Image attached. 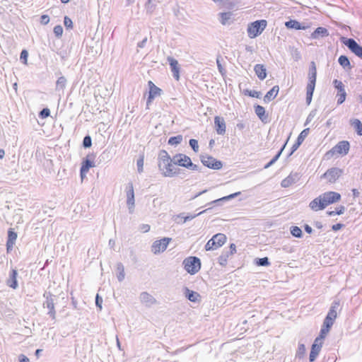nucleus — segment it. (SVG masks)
Masks as SVG:
<instances>
[{"label": "nucleus", "instance_id": "f257e3e1", "mask_svg": "<svg viewBox=\"0 0 362 362\" xmlns=\"http://www.w3.org/2000/svg\"><path fill=\"white\" fill-rule=\"evenodd\" d=\"M341 199V195L335 192H327L314 199L310 203V207L314 211L324 209L327 206L336 203Z\"/></svg>", "mask_w": 362, "mask_h": 362}, {"label": "nucleus", "instance_id": "f03ea898", "mask_svg": "<svg viewBox=\"0 0 362 362\" xmlns=\"http://www.w3.org/2000/svg\"><path fill=\"white\" fill-rule=\"evenodd\" d=\"M173 164L185 167L192 170H199L198 165L194 164L191 158L185 154L177 153L172 158Z\"/></svg>", "mask_w": 362, "mask_h": 362}, {"label": "nucleus", "instance_id": "7ed1b4c3", "mask_svg": "<svg viewBox=\"0 0 362 362\" xmlns=\"http://www.w3.org/2000/svg\"><path fill=\"white\" fill-rule=\"evenodd\" d=\"M183 265L188 273L195 274L201 268V262L197 257H189L184 259Z\"/></svg>", "mask_w": 362, "mask_h": 362}, {"label": "nucleus", "instance_id": "20e7f679", "mask_svg": "<svg viewBox=\"0 0 362 362\" xmlns=\"http://www.w3.org/2000/svg\"><path fill=\"white\" fill-rule=\"evenodd\" d=\"M267 26L265 20L256 21L248 25L247 33L250 38H255L260 35Z\"/></svg>", "mask_w": 362, "mask_h": 362}, {"label": "nucleus", "instance_id": "39448f33", "mask_svg": "<svg viewBox=\"0 0 362 362\" xmlns=\"http://www.w3.org/2000/svg\"><path fill=\"white\" fill-rule=\"evenodd\" d=\"M226 240V236L223 233L214 235L206 244L205 249L207 251L214 250L221 247Z\"/></svg>", "mask_w": 362, "mask_h": 362}, {"label": "nucleus", "instance_id": "423d86ee", "mask_svg": "<svg viewBox=\"0 0 362 362\" xmlns=\"http://www.w3.org/2000/svg\"><path fill=\"white\" fill-rule=\"evenodd\" d=\"M173 161L167 163H158V168L165 177H173L178 173L179 169L175 167Z\"/></svg>", "mask_w": 362, "mask_h": 362}, {"label": "nucleus", "instance_id": "0eeeda50", "mask_svg": "<svg viewBox=\"0 0 362 362\" xmlns=\"http://www.w3.org/2000/svg\"><path fill=\"white\" fill-rule=\"evenodd\" d=\"M341 40L353 53L362 58V47L355 40L343 37Z\"/></svg>", "mask_w": 362, "mask_h": 362}, {"label": "nucleus", "instance_id": "6e6552de", "mask_svg": "<svg viewBox=\"0 0 362 362\" xmlns=\"http://www.w3.org/2000/svg\"><path fill=\"white\" fill-rule=\"evenodd\" d=\"M170 241L171 238H163L156 240L151 246V252L155 255L164 252Z\"/></svg>", "mask_w": 362, "mask_h": 362}, {"label": "nucleus", "instance_id": "1a4fd4ad", "mask_svg": "<svg viewBox=\"0 0 362 362\" xmlns=\"http://www.w3.org/2000/svg\"><path fill=\"white\" fill-rule=\"evenodd\" d=\"M333 84L334 88L337 90V93L336 95V98H337V104L341 105L345 101L346 97L345 86L341 81L337 79H334L333 81Z\"/></svg>", "mask_w": 362, "mask_h": 362}, {"label": "nucleus", "instance_id": "9d476101", "mask_svg": "<svg viewBox=\"0 0 362 362\" xmlns=\"http://www.w3.org/2000/svg\"><path fill=\"white\" fill-rule=\"evenodd\" d=\"M201 161L204 165L214 170H220L223 167L222 162L212 156H203L201 158Z\"/></svg>", "mask_w": 362, "mask_h": 362}, {"label": "nucleus", "instance_id": "9b49d317", "mask_svg": "<svg viewBox=\"0 0 362 362\" xmlns=\"http://www.w3.org/2000/svg\"><path fill=\"white\" fill-rule=\"evenodd\" d=\"M126 193H127V204L129 209V212L132 214L134 209V192L133 184L129 182L128 183L126 187Z\"/></svg>", "mask_w": 362, "mask_h": 362}, {"label": "nucleus", "instance_id": "f8f14e48", "mask_svg": "<svg viewBox=\"0 0 362 362\" xmlns=\"http://www.w3.org/2000/svg\"><path fill=\"white\" fill-rule=\"evenodd\" d=\"M342 174V170L338 168H332L327 170L321 177L327 179L329 182H334Z\"/></svg>", "mask_w": 362, "mask_h": 362}, {"label": "nucleus", "instance_id": "ddd939ff", "mask_svg": "<svg viewBox=\"0 0 362 362\" xmlns=\"http://www.w3.org/2000/svg\"><path fill=\"white\" fill-rule=\"evenodd\" d=\"M149 86V93H148V97L146 101V106L147 108H148V106L151 105L153 99L159 96L161 93V89L158 87H157L151 81H149L148 83Z\"/></svg>", "mask_w": 362, "mask_h": 362}, {"label": "nucleus", "instance_id": "4468645a", "mask_svg": "<svg viewBox=\"0 0 362 362\" xmlns=\"http://www.w3.org/2000/svg\"><path fill=\"white\" fill-rule=\"evenodd\" d=\"M139 298L141 303L147 308H151L157 303L156 299L146 291L141 292Z\"/></svg>", "mask_w": 362, "mask_h": 362}, {"label": "nucleus", "instance_id": "2eb2a0df", "mask_svg": "<svg viewBox=\"0 0 362 362\" xmlns=\"http://www.w3.org/2000/svg\"><path fill=\"white\" fill-rule=\"evenodd\" d=\"M300 175L298 173L292 172L288 177L281 181V185L284 188L288 187L293 184L296 183L300 180Z\"/></svg>", "mask_w": 362, "mask_h": 362}, {"label": "nucleus", "instance_id": "dca6fc26", "mask_svg": "<svg viewBox=\"0 0 362 362\" xmlns=\"http://www.w3.org/2000/svg\"><path fill=\"white\" fill-rule=\"evenodd\" d=\"M46 296V300L43 303V307L48 309L47 314L53 319L56 318V311L54 309V300L50 294Z\"/></svg>", "mask_w": 362, "mask_h": 362}, {"label": "nucleus", "instance_id": "f3484780", "mask_svg": "<svg viewBox=\"0 0 362 362\" xmlns=\"http://www.w3.org/2000/svg\"><path fill=\"white\" fill-rule=\"evenodd\" d=\"M214 125L218 134L223 135L226 133V122L223 117L216 116L214 117Z\"/></svg>", "mask_w": 362, "mask_h": 362}, {"label": "nucleus", "instance_id": "a211bd4d", "mask_svg": "<svg viewBox=\"0 0 362 362\" xmlns=\"http://www.w3.org/2000/svg\"><path fill=\"white\" fill-rule=\"evenodd\" d=\"M94 155L93 154H88L87 155L86 159H84L81 164V172L82 173H88L89 171V169L92 167H94V163L93 160L94 159Z\"/></svg>", "mask_w": 362, "mask_h": 362}, {"label": "nucleus", "instance_id": "6ab92c4d", "mask_svg": "<svg viewBox=\"0 0 362 362\" xmlns=\"http://www.w3.org/2000/svg\"><path fill=\"white\" fill-rule=\"evenodd\" d=\"M183 294L185 295V298L191 302L196 303L200 300L199 293L196 291L189 290L187 287L183 288Z\"/></svg>", "mask_w": 362, "mask_h": 362}, {"label": "nucleus", "instance_id": "aec40b11", "mask_svg": "<svg viewBox=\"0 0 362 362\" xmlns=\"http://www.w3.org/2000/svg\"><path fill=\"white\" fill-rule=\"evenodd\" d=\"M350 144L347 141H342L339 142L334 148L333 150L338 153L346 155L349 152Z\"/></svg>", "mask_w": 362, "mask_h": 362}, {"label": "nucleus", "instance_id": "412c9836", "mask_svg": "<svg viewBox=\"0 0 362 362\" xmlns=\"http://www.w3.org/2000/svg\"><path fill=\"white\" fill-rule=\"evenodd\" d=\"M167 59H168V62H169V64L171 67V71L173 72L174 78L176 80H178L179 79L180 68H179V64H178L177 60H176L175 59H174L171 57H168Z\"/></svg>", "mask_w": 362, "mask_h": 362}, {"label": "nucleus", "instance_id": "4be33fe9", "mask_svg": "<svg viewBox=\"0 0 362 362\" xmlns=\"http://www.w3.org/2000/svg\"><path fill=\"white\" fill-rule=\"evenodd\" d=\"M339 307V300H334L329 308V310L326 316V317L333 320L335 321L337 317V310Z\"/></svg>", "mask_w": 362, "mask_h": 362}, {"label": "nucleus", "instance_id": "5701e85b", "mask_svg": "<svg viewBox=\"0 0 362 362\" xmlns=\"http://www.w3.org/2000/svg\"><path fill=\"white\" fill-rule=\"evenodd\" d=\"M17 275V271L16 269H12L9 275V278L6 281L7 286L13 289H16L18 287Z\"/></svg>", "mask_w": 362, "mask_h": 362}, {"label": "nucleus", "instance_id": "b1692460", "mask_svg": "<svg viewBox=\"0 0 362 362\" xmlns=\"http://www.w3.org/2000/svg\"><path fill=\"white\" fill-rule=\"evenodd\" d=\"M329 35V32L327 28L323 27H318L315 30V31L311 34V37L313 39H318L320 37H324Z\"/></svg>", "mask_w": 362, "mask_h": 362}, {"label": "nucleus", "instance_id": "393cba45", "mask_svg": "<svg viewBox=\"0 0 362 362\" xmlns=\"http://www.w3.org/2000/svg\"><path fill=\"white\" fill-rule=\"evenodd\" d=\"M254 71L260 80H264L267 77V70L264 65L256 64L254 67Z\"/></svg>", "mask_w": 362, "mask_h": 362}, {"label": "nucleus", "instance_id": "a878e982", "mask_svg": "<svg viewBox=\"0 0 362 362\" xmlns=\"http://www.w3.org/2000/svg\"><path fill=\"white\" fill-rule=\"evenodd\" d=\"M17 238V234L11 228L8 231V240L6 242L7 250L11 249L15 244V241Z\"/></svg>", "mask_w": 362, "mask_h": 362}, {"label": "nucleus", "instance_id": "bb28decb", "mask_svg": "<svg viewBox=\"0 0 362 362\" xmlns=\"http://www.w3.org/2000/svg\"><path fill=\"white\" fill-rule=\"evenodd\" d=\"M279 90V88L278 86H273V88L270 90H269L265 95L264 100L265 102H269L272 100L274 99L276 97Z\"/></svg>", "mask_w": 362, "mask_h": 362}, {"label": "nucleus", "instance_id": "cd10ccee", "mask_svg": "<svg viewBox=\"0 0 362 362\" xmlns=\"http://www.w3.org/2000/svg\"><path fill=\"white\" fill-rule=\"evenodd\" d=\"M285 25L288 28H293L296 30H305L307 26L302 25L300 23L296 20H291L286 22Z\"/></svg>", "mask_w": 362, "mask_h": 362}, {"label": "nucleus", "instance_id": "c85d7f7f", "mask_svg": "<svg viewBox=\"0 0 362 362\" xmlns=\"http://www.w3.org/2000/svg\"><path fill=\"white\" fill-rule=\"evenodd\" d=\"M233 13L231 12H223L220 13V22L222 25H230L231 23V18H232Z\"/></svg>", "mask_w": 362, "mask_h": 362}, {"label": "nucleus", "instance_id": "c756f323", "mask_svg": "<svg viewBox=\"0 0 362 362\" xmlns=\"http://www.w3.org/2000/svg\"><path fill=\"white\" fill-rule=\"evenodd\" d=\"M240 194V192H235V193L231 194L228 195V196H225V197H221V198L217 199H216V200H214V201H212V202H211L208 203V204H206V206H212V205H214V204H218L220 202H223V201H228V200H230V199H233V198L236 197H237L238 195H239Z\"/></svg>", "mask_w": 362, "mask_h": 362}, {"label": "nucleus", "instance_id": "7c9ffc66", "mask_svg": "<svg viewBox=\"0 0 362 362\" xmlns=\"http://www.w3.org/2000/svg\"><path fill=\"white\" fill-rule=\"evenodd\" d=\"M321 348L322 347H320V345L313 344L309 356V360L310 362H313L316 359L321 350Z\"/></svg>", "mask_w": 362, "mask_h": 362}, {"label": "nucleus", "instance_id": "2f4dec72", "mask_svg": "<svg viewBox=\"0 0 362 362\" xmlns=\"http://www.w3.org/2000/svg\"><path fill=\"white\" fill-rule=\"evenodd\" d=\"M338 62L345 70H351L352 69L349 59L345 55H341L338 59Z\"/></svg>", "mask_w": 362, "mask_h": 362}, {"label": "nucleus", "instance_id": "473e14b6", "mask_svg": "<svg viewBox=\"0 0 362 362\" xmlns=\"http://www.w3.org/2000/svg\"><path fill=\"white\" fill-rule=\"evenodd\" d=\"M350 124L356 130L358 135L362 136V123L358 119H351Z\"/></svg>", "mask_w": 362, "mask_h": 362}, {"label": "nucleus", "instance_id": "72a5a7b5", "mask_svg": "<svg viewBox=\"0 0 362 362\" xmlns=\"http://www.w3.org/2000/svg\"><path fill=\"white\" fill-rule=\"evenodd\" d=\"M116 269L117 271V279L119 282H121L124 279V277H125L124 265L121 262H118L117 264Z\"/></svg>", "mask_w": 362, "mask_h": 362}, {"label": "nucleus", "instance_id": "f704fd0d", "mask_svg": "<svg viewBox=\"0 0 362 362\" xmlns=\"http://www.w3.org/2000/svg\"><path fill=\"white\" fill-rule=\"evenodd\" d=\"M168 161H173L172 158L165 150H161L158 155V163H167Z\"/></svg>", "mask_w": 362, "mask_h": 362}, {"label": "nucleus", "instance_id": "c9c22d12", "mask_svg": "<svg viewBox=\"0 0 362 362\" xmlns=\"http://www.w3.org/2000/svg\"><path fill=\"white\" fill-rule=\"evenodd\" d=\"M255 112L256 115L259 117V118L262 121H264V119L266 117L264 107L261 105H257L255 106Z\"/></svg>", "mask_w": 362, "mask_h": 362}, {"label": "nucleus", "instance_id": "e433bc0d", "mask_svg": "<svg viewBox=\"0 0 362 362\" xmlns=\"http://www.w3.org/2000/svg\"><path fill=\"white\" fill-rule=\"evenodd\" d=\"M66 79L64 76H60L58 78L56 83L57 90H63L66 87Z\"/></svg>", "mask_w": 362, "mask_h": 362}, {"label": "nucleus", "instance_id": "4c0bfd02", "mask_svg": "<svg viewBox=\"0 0 362 362\" xmlns=\"http://www.w3.org/2000/svg\"><path fill=\"white\" fill-rule=\"evenodd\" d=\"M211 209V206H210L209 208L198 213L197 214H195V215H193V216H185V217H182V214H180L179 216H177V218H183V221H182V223L188 221H191L192 220L193 218H194L195 217H197V216H199L204 213H205L206 211L209 210Z\"/></svg>", "mask_w": 362, "mask_h": 362}, {"label": "nucleus", "instance_id": "58836bf2", "mask_svg": "<svg viewBox=\"0 0 362 362\" xmlns=\"http://www.w3.org/2000/svg\"><path fill=\"white\" fill-rule=\"evenodd\" d=\"M182 141V135H177L175 136H172L168 139V144L175 146L180 144Z\"/></svg>", "mask_w": 362, "mask_h": 362}, {"label": "nucleus", "instance_id": "ea45409f", "mask_svg": "<svg viewBox=\"0 0 362 362\" xmlns=\"http://www.w3.org/2000/svg\"><path fill=\"white\" fill-rule=\"evenodd\" d=\"M286 146V144L283 146V147L281 148V150L278 152V153L267 163L264 165V168H269L270 166L274 165L276 161L279 159V156H281L284 147Z\"/></svg>", "mask_w": 362, "mask_h": 362}, {"label": "nucleus", "instance_id": "a19ab883", "mask_svg": "<svg viewBox=\"0 0 362 362\" xmlns=\"http://www.w3.org/2000/svg\"><path fill=\"white\" fill-rule=\"evenodd\" d=\"M305 346L303 344H299L298 350L296 351V357H298L299 358H303L305 354Z\"/></svg>", "mask_w": 362, "mask_h": 362}, {"label": "nucleus", "instance_id": "79ce46f5", "mask_svg": "<svg viewBox=\"0 0 362 362\" xmlns=\"http://www.w3.org/2000/svg\"><path fill=\"white\" fill-rule=\"evenodd\" d=\"M291 233L296 238H301L303 235L301 229L298 226H292L291 228Z\"/></svg>", "mask_w": 362, "mask_h": 362}, {"label": "nucleus", "instance_id": "37998d69", "mask_svg": "<svg viewBox=\"0 0 362 362\" xmlns=\"http://www.w3.org/2000/svg\"><path fill=\"white\" fill-rule=\"evenodd\" d=\"M308 133H309L308 128L303 129L300 133V134L298 135V136L297 138V140L298 141V142H300L302 144L303 142L304 139H305V137L308 136Z\"/></svg>", "mask_w": 362, "mask_h": 362}, {"label": "nucleus", "instance_id": "c03bdc74", "mask_svg": "<svg viewBox=\"0 0 362 362\" xmlns=\"http://www.w3.org/2000/svg\"><path fill=\"white\" fill-rule=\"evenodd\" d=\"M256 264L258 266H269L270 264L268 257L257 259Z\"/></svg>", "mask_w": 362, "mask_h": 362}, {"label": "nucleus", "instance_id": "a18cd8bd", "mask_svg": "<svg viewBox=\"0 0 362 362\" xmlns=\"http://www.w3.org/2000/svg\"><path fill=\"white\" fill-rule=\"evenodd\" d=\"M189 144L194 152L197 153L199 151V145L197 140L194 139H191L189 141Z\"/></svg>", "mask_w": 362, "mask_h": 362}, {"label": "nucleus", "instance_id": "49530a36", "mask_svg": "<svg viewBox=\"0 0 362 362\" xmlns=\"http://www.w3.org/2000/svg\"><path fill=\"white\" fill-rule=\"evenodd\" d=\"M92 145V140L90 136H86L83 140V146L84 148H89Z\"/></svg>", "mask_w": 362, "mask_h": 362}, {"label": "nucleus", "instance_id": "de8ad7c7", "mask_svg": "<svg viewBox=\"0 0 362 362\" xmlns=\"http://www.w3.org/2000/svg\"><path fill=\"white\" fill-rule=\"evenodd\" d=\"M53 31L56 37H60L63 33V28L59 25H56L54 26Z\"/></svg>", "mask_w": 362, "mask_h": 362}, {"label": "nucleus", "instance_id": "09e8293b", "mask_svg": "<svg viewBox=\"0 0 362 362\" xmlns=\"http://www.w3.org/2000/svg\"><path fill=\"white\" fill-rule=\"evenodd\" d=\"M28 57V52L25 49H23L21 53L20 59H21V60H22L23 63L25 64H28V62H27Z\"/></svg>", "mask_w": 362, "mask_h": 362}, {"label": "nucleus", "instance_id": "8fccbe9b", "mask_svg": "<svg viewBox=\"0 0 362 362\" xmlns=\"http://www.w3.org/2000/svg\"><path fill=\"white\" fill-rule=\"evenodd\" d=\"M216 64H217V67H218L219 72L221 74L222 76H223L226 73V70L222 66V64L221 63V57H217V59H216Z\"/></svg>", "mask_w": 362, "mask_h": 362}, {"label": "nucleus", "instance_id": "3c124183", "mask_svg": "<svg viewBox=\"0 0 362 362\" xmlns=\"http://www.w3.org/2000/svg\"><path fill=\"white\" fill-rule=\"evenodd\" d=\"M64 24L66 28H73V22L70 18L68 16H65L64 19Z\"/></svg>", "mask_w": 362, "mask_h": 362}, {"label": "nucleus", "instance_id": "603ef678", "mask_svg": "<svg viewBox=\"0 0 362 362\" xmlns=\"http://www.w3.org/2000/svg\"><path fill=\"white\" fill-rule=\"evenodd\" d=\"M137 165V170L139 173L143 172V168H144V158H140L137 160L136 162Z\"/></svg>", "mask_w": 362, "mask_h": 362}, {"label": "nucleus", "instance_id": "864d4df0", "mask_svg": "<svg viewBox=\"0 0 362 362\" xmlns=\"http://www.w3.org/2000/svg\"><path fill=\"white\" fill-rule=\"evenodd\" d=\"M329 330L330 328L324 327V325H322L319 336L325 339L326 335L329 333Z\"/></svg>", "mask_w": 362, "mask_h": 362}, {"label": "nucleus", "instance_id": "5fc2aeb1", "mask_svg": "<svg viewBox=\"0 0 362 362\" xmlns=\"http://www.w3.org/2000/svg\"><path fill=\"white\" fill-rule=\"evenodd\" d=\"M316 113H317V110H312L310 112V114L308 115V117L306 119V122L305 123V126L307 125L309 122H310L312 121V119L315 117Z\"/></svg>", "mask_w": 362, "mask_h": 362}, {"label": "nucleus", "instance_id": "6e6d98bb", "mask_svg": "<svg viewBox=\"0 0 362 362\" xmlns=\"http://www.w3.org/2000/svg\"><path fill=\"white\" fill-rule=\"evenodd\" d=\"M334 322V321L333 320L325 317L322 325H324V327L331 328Z\"/></svg>", "mask_w": 362, "mask_h": 362}, {"label": "nucleus", "instance_id": "4d7b16f0", "mask_svg": "<svg viewBox=\"0 0 362 362\" xmlns=\"http://www.w3.org/2000/svg\"><path fill=\"white\" fill-rule=\"evenodd\" d=\"M315 87V84H312V83H308L307 85V87H306V94L313 95Z\"/></svg>", "mask_w": 362, "mask_h": 362}, {"label": "nucleus", "instance_id": "13d9d810", "mask_svg": "<svg viewBox=\"0 0 362 362\" xmlns=\"http://www.w3.org/2000/svg\"><path fill=\"white\" fill-rule=\"evenodd\" d=\"M50 114V111L48 108H44L42 109L40 112V116L42 118L47 117Z\"/></svg>", "mask_w": 362, "mask_h": 362}, {"label": "nucleus", "instance_id": "bf43d9fd", "mask_svg": "<svg viewBox=\"0 0 362 362\" xmlns=\"http://www.w3.org/2000/svg\"><path fill=\"white\" fill-rule=\"evenodd\" d=\"M49 22V17L47 15H42L40 18V23L42 25H47Z\"/></svg>", "mask_w": 362, "mask_h": 362}, {"label": "nucleus", "instance_id": "052dcab7", "mask_svg": "<svg viewBox=\"0 0 362 362\" xmlns=\"http://www.w3.org/2000/svg\"><path fill=\"white\" fill-rule=\"evenodd\" d=\"M102 303H103V299L101 297L99 296L98 294L96 295V297H95V304L98 307L100 308V309L102 308Z\"/></svg>", "mask_w": 362, "mask_h": 362}, {"label": "nucleus", "instance_id": "680f3d73", "mask_svg": "<svg viewBox=\"0 0 362 362\" xmlns=\"http://www.w3.org/2000/svg\"><path fill=\"white\" fill-rule=\"evenodd\" d=\"M300 145H301V143L298 142V141L296 140V143L291 147V154H292L293 152H295L299 148V146Z\"/></svg>", "mask_w": 362, "mask_h": 362}, {"label": "nucleus", "instance_id": "e2e57ef3", "mask_svg": "<svg viewBox=\"0 0 362 362\" xmlns=\"http://www.w3.org/2000/svg\"><path fill=\"white\" fill-rule=\"evenodd\" d=\"M149 230H150V226L148 224H142L140 226V230L143 233H146V232L149 231Z\"/></svg>", "mask_w": 362, "mask_h": 362}, {"label": "nucleus", "instance_id": "0e129e2a", "mask_svg": "<svg viewBox=\"0 0 362 362\" xmlns=\"http://www.w3.org/2000/svg\"><path fill=\"white\" fill-rule=\"evenodd\" d=\"M337 215L343 214L345 211V207L344 206H339L337 208H336L335 211Z\"/></svg>", "mask_w": 362, "mask_h": 362}, {"label": "nucleus", "instance_id": "69168bd1", "mask_svg": "<svg viewBox=\"0 0 362 362\" xmlns=\"http://www.w3.org/2000/svg\"><path fill=\"white\" fill-rule=\"evenodd\" d=\"M324 338L321 337L320 336H318L316 337V339L314 341L313 344H316L317 345H320V347H322V341Z\"/></svg>", "mask_w": 362, "mask_h": 362}, {"label": "nucleus", "instance_id": "338daca9", "mask_svg": "<svg viewBox=\"0 0 362 362\" xmlns=\"http://www.w3.org/2000/svg\"><path fill=\"white\" fill-rule=\"evenodd\" d=\"M18 359L19 362H30V359L24 354H20Z\"/></svg>", "mask_w": 362, "mask_h": 362}, {"label": "nucleus", "instance_id": "774afa93", "mask_svg": "<svg viewBox=\"0 0 362 362\" xmlns=\"http://www.w3.org/2000/svg\"><path fill=\"white\" fill-rule=\"evenodd\" d=\"M344 226L342 223H337L332 226V229L334 231L340 230Z\"/></svg>", "mask_w": 362, "mask_h": 362}]
</instances>
